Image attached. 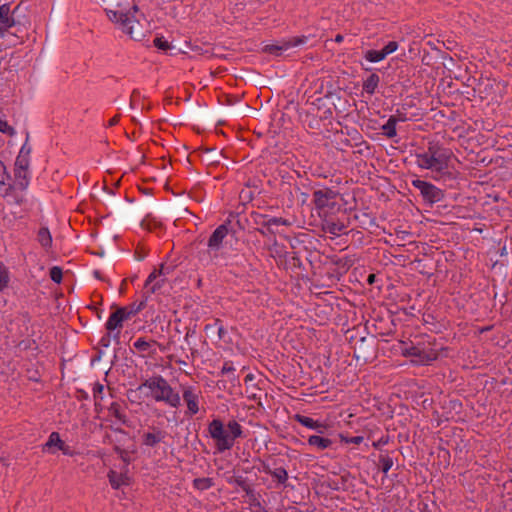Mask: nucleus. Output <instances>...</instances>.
Listing matches in <instances>:
<instances>
[{
	"label": "nucleus",
	"mask_w": 512,
	"mask_h": 512,
	"mask_svg": "<svg viewBox=\"0 0 512 512\" xmlns=\"http://www.w3.org/2000/svg\"><path fill=\"white\" fill-rule=\"evenodd\" d=\"M136 392L156 401H163L172 407H178L181 403L179 394L174 392L162 377L149 378L137 388Z\"/></svg>",
	"instance_id": "obj_4"
},
{
	"label": "nucleus",
	"mask_w": 512,
	"mask_h": 512,
	"mask_svg": "<svg viewBox=\"0 0 512 512\" xmlns=\"http://www.w3.org/2000/svg\"><path fill=\"white\" fill-rule=\"evenodd\" d=\"M92 391H93V394L96 395V386L93 387Z\"/></svg>",
	"instance_id": "obj_39"
},
{
	"label": "nucleus",
	"mask_w": 512,
	"mask_h": 512,
	"mask_svg": "<svg viewBox=\"0 0 512 512\" xmlns=\"http://www.w3.org/2000/svg\"><path fill=\"white\" fill-rule=\"evenodd\" d=\"M9 282V273L3 263H0V291L4 290Z\"/></svg>",
	"instance_id": "obj_19"
},
{
	"label": "nucleus",
	"mask_w": 512,
	"mask_h": 512,
	"mask_svg": "<svg viewBox=\"0 0 512 512\" xmlns=\"http://www.w3.org/2000/svg\"><path fill=\"white\" fill-rule=\"evenodd\" d=\"M210 437L215 441L220 451L230 449L237 437L241 436V426L236 421H230L225 428L223 423L215 419L208 426Z\"/></svg>",
	"instance_id": "obj_5"
},
{
	"label": "nucleus",
	"mask_w": 512,
	"mask_h": 512,
	"mask_svg": "<svg viewBox=\"0 0 512 512\" xmlns=\"http://www.w3.org/2000/svg\"><path fill=\"white\" fill-rule=\"evenodd\" d=\"M162 282H163V280H159V281H157L155 284H153V285H152V287H151V291H152V292H155V291H157L158 289H160V288H161V286H162Z\"/></svg>",
	"instance_id": "obj_32"
},
{
	"label": "nucleus",
	"mask_w": 512,
	"mask_h": 512,
	"mask_svg": "<svg viewBox=\"0 0 512 512\" xmlns=\"http://www.w3.org/2000/svg\"><path fill=\"white\" fill-rule=\"evenodd\" d=\"M364 57L368 62H371V63H378L386 58L385 53H383L382 49L381 50H367L364 53Z\"/></svg>",
	"instance_id": "obj_14"
},
{
	"label": "nucleus",
	"mask_w": 512,
	"mask_h": 512,
	"mask_svg": "<svg viewBox=\"0 0 512 512\" xmlns=\"http://www.w3.org/2000/svg\"><path fill=\"white\" fill-rule=\"evenodd\" d=\"M165 189H167V190H173V189H174V187L170 186V185H169V182H166V183H165Z\"/></svg>",
	"instance_id": "obj_36"
},
{
	"label": "nucleus",
	"mask_w": 512,
	"mask_h": 512,
	"mask_svg": "<svg viewBox=\"0 0 512 512\" xmlns=\"http://www.w3.org/2000/svg\"><path fill=\"white\" fill-rule=\"evenodd\" d=\"M295 419L300 424H302L303 426H305L307 428H310V429L320 430V429L324 428V425L321 422H319L317 420H314V419H312L310 417H306V416H302V415H296Z\"/></svg>",
	"instance_id": "obj_11"
},
{
	"label": "nucleus",
	"mask_w": 512,
	"mask_h": 512,
	"mask_svg": "<svg viewBox=\"0 0 512 512\" xmlns=\"http://www.w3.org/2000/svg\"><path fill=\"white\" fill-rule=\"evenodd\" d=\"M128 317V314L125 313L124 310H118L115 313H113L109 320L106 323V327L108 330L112 331L121 326V323L124 319Z\"/></svg>",
	"instance_id": "obj_8"
},
{
	"label": "nucleus",
	"mask_w": 512,
	"mask_h": 512,
	"mask_svg": "<svg viewBox=\"0 0 512 512\" xmlns=\"http://www.w3.org/2000/svg\"><path fill=\"white\" fill-rule=\"evenodd\" d=\"M134 347L141 351H146L149 348V343L144 339L139 338L134 342Z\"/></svg>",
	"instance_id": "obj_27"
},
{
	"label": "nucleus",
	"mask_w": 512,
	"mask_h": 512,
	"mask_svg": "<svg viewBox=\"0 0 512 512\" xmlns=\"http://www.w3.org/2000/svg\"><path fill=\"white\" fill-rule=\"evenodd\" d=\"M396 123L397 120L394 117H390L388 121L382 126L383 134L389 138L396 136Z\"/></svg>",
	"instance_id": "obj_17"
},
{
	"label": "nucleus",
	"mask_w": 512,
	"mask_h": 512,
	"mask_svg": "<svg viewBox=\"0 0 512 512\" xmlns=\"http://www.w3.org/2000/svg\"><path fill=\"white\" fill-rule=\"evenodd\" d=\"M117 122V119L114 117L109 121V125H114Z\"/></svg>",
	"instance_id": "obj_37"
},
{
	"label": "nucleus",
	"mask_w": 512,
	"mask_h": 512,
	"mask_svg": "<svg viewBox=\"0 0 512 512\" xmlns=\"http://www.w3.org/2000/svg\"><path fill=\"white\" fill-rule=\"evenodd\" d=\"M439 195L440 194H430V193H427V194H423V197H424L425 201L432 203L434 201H439L440 200Z\"/></svg>",
	"instance_id": "obj_31"
},
{
	"label": "nucleus",
	"mask_w": 512,
	"mask_h": 512,
	"mask_svg": "<svg viewBox=\"0 0 512 512\" xmlns=\"http://www.w3.org/2000/svg\"><path fill=\"white\" fill-rule=\"evenodd\" d=\"M43 452L54 454L57 450L61 451L64 455L73 456L74 450L67 445L60 437L58 432H52L47 442L42 447Z\"/></svg>",
	"instance_id": "obj_6"
},
{
	"label": "nucleus",
	"mask_w": 512,
	"mask_h": 512,
	"mask_svg": "<svg viewBox=\"0 0 512 512\" xmlns=\"http://www.w3.org/2000/svg\"><path fill=\"white\" fill-rule=\"evenodd\" d=\"M9 178L3 162L0 161V185H4Z\"/></svg>",
	"instance_id": "obj_28"
},
{
	"label": "nucleus",
	"mask_w": 512,
	"mask_h": 512,
	"mask_svg": "<svg viewBox=\"0 0 512 512\" xmlns=\"http://www.w3.org/2000/svg\"><path fill=\"white\" fill-rule=\"evenodd\" d=\"M0 132L12 136V135H14L15 130L13 127L8 125V123L6 121L0 119Z\"/></svg>",
	"instance_id": "obj_24"
},
{
	"label": "nucleus",
	"mask_w": 512,
	"mask_h": 512,
	"mask_svg": "<svg viewBox=\"0 0 512 512\" xmlns=\"http://www.w3.org/2000/svg\"><path fill=\"white\" fill-rule=\"evenodd\" d=\"M102 388H103L102 386L98 385V388H97L98 393H100L102 391Z\"/></svg>",
	"instance_id": "obj_38"
},
{
	"label": "nucleus",
	"mask_w": 512,
	"mask_h": 512,
	"mask_svg": "<svg viewBox=\"0 0 512 512\" xmlns=\"http://www.w3.org/2000/svg\"><path fill=\"white\" fill-rule=\"evenodd\" d=\"M335 41L338 42V43L342 42L343 41V36L340 35V34L336 35Z\"/></svg>",
	"instance_id": "obj_35"
},
{
	"label": "nucleus",
	"mask_w": 512,
	"mask_h": 512,
	"mask_svg": "<svg viewBox=\"0 0 512 512\" xmlns=\"http://www.w3.org/2000/svg\"><path fill=\"white\" fill-rule=\"evenodd\" d=\"M102 190H103V192H112V188L108 185V183L105 179L103 180Z\"/></svg>",
	"instance_id": "obj_34"
},
{
	"label": "nucleus",
	"mask_w": 512,
	"mask_h": 512,
	"mask_svg": "<svg viewBox=\"0 0 512 512\" xmlns=\"http://www.w3.org/2000/svg\"><path fill=\"white\" fill-rule=\"evenodd\" d=\"M110 483L114 488H119L121 485L127 483L128 478L124 475H116L114 472H111L109 475Z\"/></svg>",
	"instance_id": "obj_18"
},
{
	"label": "nucleus",
	"mask_w": 512,
	"mask_h": 512,
	"mask_svg": "<svg viewBox=\"0 0 512 512\" xmlns=\"http://www.w3.org/2000/svg\"><path fill=\"white\" fill-rule=\"evenodd\" d=\"M308 444L317 448L318 450H324L331 446L332 441L328 438L313 435L308 438Z\"/></svg>",
	"instance_id": "obj_10"
},
{
	"label": "nucleus",
	"mask_w": 512,
	"mask_h": 512,
	"mask_svg": "<svg viewBox=\"0 0 512 512\" xmlns=\"http://www.w3.org/2000/svg\"><path fill=\"white\" fill-rule=\"evenodd\" d=\"M16 185H17V188L18 189H21V190H24L28 187V181H27V177H26V173H21V177L18 178L16 176Z\"/></svg>",
	"instance_id": "obj_25"
},
{
	"label": "nucleus",
	"mask_w": 512,
	"mask_h": 512,
	"mask_svg": "<svg viewBox=\"0 0 512 512\" xmlns=\"http://www.w3.org/2000/svg\"><path fill=\"white\" fill-rule=\"evenodd\" d=\"M183 397L187 403L188 411L191 414H196L199 410L198 396L192 390L187 389L184 391Z\"/></svg>",
	"instance_id": "obj_9"
},
{
	"label": "nucleus",
	"mask_w": 512,
	"mask_h": 512,
	"mask_svg": "<svg viewBox=\"0 0 512 512\" xmlns=\"http://www.w3.org/2000/svg\"><path fill=\"white\" fill-rule=\"evenodd\" d=\"M163 439V434L160 431L153 433H146L143 437V443L147 446H154Z\"/></svg>",
	"instance_id": "obj_16"
},
{
	"label": "nucleus",
	"mask_w": 512,
	"mask_h": 512,
	"mask_svg": "<svg viewBox=\"0 0 512 512\" xmlns=\"http://www.w3.org/2000/svg\"><path fill=\"white\" fill-rule=\"evenodd\" d=\"M28 23L26 7L18 4L11 8L9 3L0 6V36L5 37L7 34L17 36L18 32H22Z\"/></svg>",
	"instance_id": "obj_3"
},
{
	"label": "nucleus",
	"mask_w": 512,
	"mask_h": 512,
	"mask_svg": "<svg viewBox=\"0 0 512 512\" xmlns=\"http://www.w3.org/2000/svg\"><path fill=\"white\" fill-rule=\"evenodd\" d=\"M154 45L160 50L168 51L172 48V45L164 37H156L154 39Z\"/></svg>",
	"instance_id": "obj_20"
},
{
	"label": "nucleus",
	"mask_w": 512,
	"mask_h": 512,
	"mask_svg": "<svg viewBox=\"0 0 512 512\" xmlns=\"http://www.w3.org/2000/svg\"><path fill=\"white\" fill-rule=\"evenodd\" d=\"M63 272L62 269L58 266H54L50 269V278L56 282L60 283L62 280Z\"/></svg>",
	"instance_id": "obj_21"
},
{
	"label": "nucleus",
	"mask_w": 512,
	"mask_h": 512,
	"mask_svg": "<svg viewBox=\"0 0 512 512\" xmlns=\"http://www.w3.org/2000/svg\"><path fill=\"white\" fill-rule=\"evenodd\" d=\"M398 47H399L398 42L390 41L383 47L382 51H383V53H385V57H387L388 55L397 51Z\"/></svg>",
	"instance_id": "obj_22"
},
{
	"label": "nucleus",
	"mask_w": 512,
	"mask_h": 512,
	"mask_svg": "<svg viewBox=\"0 0 512 512\" xmlns=\"http://www.w3.org/2000/svg\"><path fill=\"white\" fill-rule=\"evenodd\" d=\"M453 161V153L438 146H430L427 151L418 154L416 160L420 168L431 170L439 176L452 174Z\"/></svg>",
	"instance_id": "obj_2"
},
{
	"label": "nucleus",
	"mask_w": 512,
	"mask_h": 512,
	"mask_svg": "<svg viewBox=\"0 0 512 512\" xmlns=\"http://www.w3.org/2000/svg\"><path fill=\"white\" fill-rule=\"evenodd\" d=\"M228 231V226L226 224L218 226L209 238V250L218 251L222 247L223 240L228 235Z\"/></svg>",
	"instance_id": "obj_7"
},
{
	"label": "nucleus",
	"mask_w": 512,
	"mask_h": 512,
	"mask_svg": "<svg viewBox=\"0 0 512 512\" xmlns=\"http://www.w3.org/2000/svg\"><path fill=\"white\" fill-rule=\"evenodd\" d=\"M103 4L108 18L116 23L123 33L135 41H141L146 37L149 32L148 22L136 6H133L131 11L123 13L118 0H103Z\"/></svg>",
	"instance_id": "obj_1"
},
{
	"label": "nucleus",
	"mask_w": 512,
	"mask_h": 512,
	"mask_svg": "<svg viewBox=\"0 0 512 512\" xmlns=\"http://www.w3.org/2000/svg\"><path fill=\"white\" fill-rule=\"evenodd\" d=\"M194 483H195V486H197L200 489H207L211 485L209 479H196L194 481Z\"/></svg>",
	"instance_id": "obj_29"
},
{
	"label": "nucleus",
	"mask_w": 512,
	"mask_h": 512,
	"mask_svg": "<svg viewBox=\"0 0 512 512\" xmlns=\"http://www.w3.org/2000/svg\"><path fill=\"white\" fill-rule=\"evenodd\" d=\"M413 186L421 192H431L430 188L432 187L429 183L419 179L413 181Z\"/></svg>",
	"instance_id": "obj_23"
},
{
	"label": "nucleus",
	"mask_w": 512,
	"mask_h": 512,
	"mask_svg": "<svg viewBox=\"0 0 512 512\" xmlns=\"http://www.w3.org/2000/svg\"><path fill=\"white\" fill-rule=\"evenodd\" d=\"M362 441H363V437H361V436L352 437L350 440H348V442H351L354 444H359Z\"/></svg>",
	"instance_id": "obj_33"
},
{
	"label": "nucleus",
	"mask_w": 512,
	"mask_h": 512,
	"mask_svg": "<svg viewBox=\"0 0 512 512\" xmlns=\"http://www.w3.org/2000/svg\"><path fill=\"white\" fill-rule=\"evenodd\" d=\"M31 147L26 143L21 147L18 155L30 158Z\"/></svg>",
	"instance_id": "obj_30"
},
{
	"label": "nucleus",
	"mask_w": 512,
	"mask_h": 512,
	"mask_svg": "<svg viewBox=\"0 0 512 512\" xmlns=\"http://www.w3.org/2000/svg\"><path fill=\"white\" fill-rule=\"evenodd\" d=\"M163 270L164 268L162 267L159 271L152 272L146 281V286H149L156 278L162 276L164 274Z\"/></svg>",
	"instance_id": "obj_26"
},
{
	"label": "nucleus",
	"mask_w": 512,
	"mask_h": 512,
	"mask_svg": "<svg viewBox=\"0 0 512 512\" xmlns=\"http://www.w3.org/2000/svg\"><path fill=\"white\" fill-rule=\"evenodd\" d=\"M38 241L44 248L51 247L52 244V236L48 228L43 227L38 231Z\"/></svg>",
	"instance_id": "obj_13"
},
{
	"label": "nucleus",
	"mask_w": 512,
	"mask_h": 512,
	"mask_svg": "<svg viewBox=\"0 0 512 512\" xmlns=\"http://www.w3.org/2000/svg\"><path fill=\"white\" fill-rule=\"evenodd\" d=\"M379 84V77L376 74L370 75L364 82L363 88L364 90L369 93L373 94Z\"/></svg>",
	"instance_id": "obj_15"
},
{
	"label": "nucleus",
	"mask_w": 512,
	"mask_h": 512,
	"mask_svg": "<svg viewBox=\"0 0 512 512\" xmlns=\"http://www.w3.org/2000/svg\"><path fill=\"white\" fill-rule=\"evenodd\" d=\"M30 164V158L18 155L16 158L15 166H16V174L18 178L21 177V173H27L28 167Z\"/></svg>",
	"instance_id": "obj_12"
}]
</instances>
